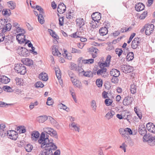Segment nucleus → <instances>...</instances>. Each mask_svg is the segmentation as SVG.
Instances as JSON below:
<instances>
[{
    "instance_id": "obj_1",
    "label": "nucleus",
    "mask_w": 155,
    "mask_h": 155,
    "mask_svg": "<svg viewBox=\"0 0 155 155\" xmlns=\"http://www.w3.org/2000/svg\"><path fill=\"white\" fill-rule=\"evenodd\" d=\"M48 135H45L42 133L41 134L40 139L38 140V143L41 144V147L44 149L41 151L42 155H52V151L55 150L57 147L56 145L51 142L47 143L46 141L48 140Z\"/></svg>"
},
{
    "instance_id": "obj_2",
    "label": "nucleus",
    "mask_w": 155,
    "mask_h": 155,
    "mask_svg": "<svg viewBox=\"0 0 155 155\" xmlns=\"http://www.w3.org/2000/svg\"><path fill=\"white\" fill-rule=\"evenodd\" d=\"M119 132L123 138L124 139L127 138L128 139H130L129 135H132L133 133L131 129L127 127L125 129L120 128L119 130Z\"/></svg>"
},
{
    "instance_id": "obj_3",
    "label": "nucleus",
    "mask_w": 155,
    "mask_h": 155,
    "mask_svg": "<svg viewBox=\"0 0 155 155\" xmlns=\"http://www.w3.org/2000/svg\"><path fill=\"white\" fill-rule=\"evenodd\" d=\"M12 25L14 33L16 35L18 34L25 33V30L23 28L20 27V25L18 23L14 22Z\"/></svg>"
},
{
    "instance_id": "obj_4",
    "label": "nucleus",
    "mask_w": 155,
    "mask_h": 155,
    "mask_svg": "<svg viewBox=\"0 0 155 155\" xmlns=\"http://www.w3.org/2000/svg\"><path fill=\"white\" fill-rule=\"evenodd\" d=\"M14 69L16 72L21 74L24 75L26 73V68L21 64H16L15 65Z\"/></svg>"
},
{
    "instance_id": "obj_5",
    "label": "nucleus",
    "mask_w": 155,
    "mask_h": 155,
    "mask_svg": "<svg viewBox=\"0 0 155 155\" xmlns=\"http://www.w3.org/2000/svg\"><path fill=\"white\" fill-rule=\"evenodd\" d=\"M18 54L21 56L26 57L29 54V51L26 48L22 47H19L17 49Z\"/></svg>"
},
{
    "instance_id": "obj_6",
    "label": "nucleus",
    "mask_w": 155,
    "mask_h": 155,
    "mask_svg": "<svg viewBox=\"0 0 155 155\" xmlns=\"http://www.w3.org/2000/svg\"><path fill=\"white\" fill-rule=\"evenodd\" d=\"M154 26L153 24H147L145 26V33L148 35H151L153 32Z\"/></svg>"
},
{
    "instance_id": "obj_7",
    "label": "nucleus",
    "mask_w": 155,
    "mask_h": 155,
    "mask_svg": "<svg viewBox=\"0 0 155 155\" xmlns=\"http://www.w3.org/2000/svg\"><path fill=\"white\" fill-rule=\"evenodd\" d=\"M7 135L9 138L13 140H16L18 137L17 133L13 130L8 131Z\"/></svg>"
},
{
    "instance_id": "obj_8",
    "label": "nucleus",
    "mask_w": 155,
    "mask_h": 155,
    "mask_svg": "<svg viewBox=\"0 0 155 155\" xmlns=\"http://www.w3.org/2000/svg\"><path fill=\"white\" fill-rule=\"evenodd\" d=\"M121 70L125 73H130L133 71V68L129 65H122L120 66Z\"/></svg>"
},
{
    "instance_id": "obj_9",
    "label": "nucleus",
    "mask_w": 155,
    "mask_h": 155,
    "mask_svg": "<svg viewBox=\"0 0 155 155\" xmlns=\"http://www.w3.org/2000/svg\"><path fill=\"white\" fill-rule=\"evenodd\" d=\"M54 129L51 127H45L43 128V130L44 131V132H42L41 134L42 133H44L45 134V135H47L48 136V140L47 139L46 141L47 143H48L50 142H51L52 143H53L52 142L53 141V140H49V139H48V137H49V135L48 134H45V132L47 134H48L50 135L52 132V131Z\"/></svg>"
},
{
    "instance_id": "obj_10",
    "label": "nucleus",
    "mask_w": 155,
    "mask_h": 155,
    "mask_svg": "<svg viewBox=\"0 0 155 155\" xmlns=\"http://www.w3.org/2000/svg\"><path fill=\"white\" fill-rule=\"evenodd\" d=\"M87 50L88 52H91L92 56L94 58L97 56V53L99 52V50L93 47L88 48Z\"/></svg>"
},
{
    "instance_id": "obj_11",
    "label": "nucleus",
    "mask_w": 155,
    "mask_h": 155,
    "mask_svg": "<svg viewBox=\"0 0 155 155\" xmlns=\"http://www.w3.org/2000/svg\"><path fill=\"white\" fill-rule=\"evenodd\" d=\"M25 34H20L16 35V39L20 44L24 43L25 41Z\"/></svg>"
},
{
    "instance_id": "obj_12",
    "label": "nucleus",
    "mask_w": 155,
    "mask_h": 155,
    "mask_svg": "<svg viewBox=\"0 0 155 155\" xmlns=\"http://www.w3.org/2000/svg\"><path fill=\"white\" fill-rule=\"evenodd\" d=\"M31 136L32 140L35 142L38 139L40 136V134L38 131L34 130L31 132Z\"/></svg>"
},
{
    "instance_id": "obj_13",
    "label": "nucleus",
    "mask_w": 155,
    "mask_h": 155,
    "mask_svg": "<svg viewBox=\"0 0 155 155\" xmlns=\"http://www.w3.org/2000/svg\"><path fill=\"white\" fill-rule=\"evenodd\" d=\"M91 18L93 20L96 21L98 23L101 18V15L99 12H96L92 14Z\"/></svg>"
},
{
    "instance_id": "obj_14",
    "label": "nucleus",
    "mask_w": 155,
    "mask_h": 155,
    "mask_svg": "<svg viewBox=\"0 0 155 155\" xmlns=\"http://www.w3.org/2000/svg\"><path fill=\"white\" fill-rule=\"evenodd\" d=\"M140 42V40L138 38H135L132 42L131 47L134 49L136 48L139 46Z\"/></svg>"
},
{
    "instance_id": "obj_15",
    "label": "nucleus",
    "mask_w": 155,
    "mask_h": 155,
    "mask_svg": "<svg viewBox=\"0 0 155 155\" xmlns=\"http://www.w3.org/2000/svg\"><path fill=\"white\" fill-rule=\"evenodd\" d=\"M52 54L54 56L59 57L61 56V53L58 51L57 46L55 45L52 46Z\"/></svg>"
},
{
    "instance_id": "obj_16",
    "label": "nucleus",
    "mask_w": 155,
    "mask_h": 155,
    "mask_svg": "<svg viewBox=\"0 0 155 155\" xmlns=\"http://www.w3.org/2000/svg\"><path fill=\"white\" fill-rule=\"evenodd\" d=\"M55 70L56 73V75L59 80V82L61 84H62V81L61 79V73L60 70L59 68L58 67L55 68Z\"/></svg>"
},
{
    "instance_id": "obj_17",
    "label": "nucleus",
    "mask_w": 155,
    "mask_h": 155,
    "mask_svg": "<svg viewBox=\"0 0 155 155\" xmlns=\"http://www.w3.org/2000/svg\"><path fill=\"white\" fill-rule=\"evenodd\" d=\"M133 101V98L130 96H127L125 97L123 102L124 105L127 106L130 104Z\"/></svg>"
},
{
    "instance_id": "obj_18",
    "label": "nucleus",
    "mask_w": 155,
    "mask_h": 155,
    "mask_svg": "<svg viewBox=\"0 0 155 155\" xmlns=\"http://www.w3.org/2000/svg\"><path fill=\"white\" fill-rule=\"evenodd\" d=\"M146 127L150 132L155 133V125L153 123H148L146 125Z\"/></svg>"
},
{
    "instance_id": "obj_19",
    "label": "nucleus",
    "mask_w": 155,
    "mask_h": 155,
    "mask_svg": "<svg viewBox=\"0 0 155 155\" xmlns=\"http://www.w3.org/2000/svg\"><path fill=\"white\" fill-rule=\"evenodd\" d=\"M66 9V6L64 4L61 3L58 6L57 10L59 13L62 14L65 12Z\"/></svg>"
},
{
    "instance_id": "obj_20",
    "label": "nucleus",
    "mask_w": 155,
    "mask_h": 155,
    "mask_svg": "<svg viewBox=\"0 0 155 155\" xmlns=\"http://www.w3.org/2000/svg\"><path fill=\"white\" fill-rule=\"evenodd\" d=\"M79 72L80 73H81L85 77L92 78L93 76V73L91 71L84 72L83 69H81V70H80Z\"/></svg>"
},
{
    "instance_id": "obj_21",
    "label": "nucleus",
    "mask_w": 155,
    "mask_h": 155,
    "mask_svg": "<svg viewBox=\"0 0 155 155\" xmlns=\"http://www.w3.org/2000/svg\"><path fill=\"white\" fill-rule=\"evenodd\" d=\"M21 61L24 64L28 66H30L33 64V61L29 58H23L21 60Z\"/></svg>"
},
{
    "instance_id": "obj_22",
    "label": "nucleus",
    "mask_w": 155,
    "mask_h": 155,
    "mask_svg": "<svg viewBox=\"0 0 155 155\" xmlns=\"http://www.w3.org/2000/svg\"><path fill=\"white\" fill-rule=\"evenodd\" d=\"M139 132L141 135H143L146 134L147 130L144 124H142L139 126Z\"/></svg>"
},
{
    "instance_id": "obj_23",
    "label": "nucleus",
    "mask_w": 155,
    "mask_h": 155,
    "mask_svg": "<svg viewBox=\"0 0 155 155\" xmlns=\"http://www.w3.org/2000/svg\"><path fill=\"white\" fill-rule=\"evenodd\" d=\"M76 21L77 25L80 28L85 24V21L81 18H77Z\"/></svg>"
},
{
    "instance_id": "obj_24",
    "label": "nucleus",
    "mask_w": 155,
    "mask_h": 155,
    "mask_svg": "<svg viewBox=\"0 0 155 155\" xmlns=\"http://www.w3.org/2000/svg\"><path fill=\"white\" fill-rule=\"evenodd\" d=\"M145 6L142 3H139L135 5V6L136 11L140 12L142 11L144 9Z\"/></svg>"
},
{
    "instance_id": "obj_25",
    "label": "nucleus",
    "mask_w": 155,
    "mask_h": 155,
    "mask_svg": "<svg viewBox=\"0 0 155 155\" xmlns=\"http://www.w3.org/2000/svg\"><path fill=\"white\" fill-rule=\"evenodd\" d=\"M111 75L113 77H118L120 74V71L116 69H112L110 72Z\"/></svg>"
},
{
    "instance_id": "obj_26",
    "label": "nucleus",
    "mask_w": 155,
    "mask_h": 155,
    "mask_svg": "<svg viewBox=\"0 0 155 155\" xmlns=\"http://www.w3.org/2000/svg\"><path fill=\"white\" fill-rule=\"evenodd\" d=\"M71 82L75 87L79 89L82 88V86L81 82L79 81L78 80L77 78L74 80L73 81Z\"/></svg>"
},
{
    "instance_id": "obj_27",
    "label": "nucleus",
    "mask_w": 155,
    "mask_h": 155,
    "mask_svg": "<svg viewBox=\"0 0 155 155\" xmlns=\"http://www.w3.org/2000/svg\"><path fill=\"white\" fill-rule=\"evenodd\" d=\"M48 31L49 33L51 35L56 41L57 42V40L59 39L58 36L56 34L55 32L51 29H48Z\"/></svg>"
},
{
    "instance_id": "obj_28",
    "label": "nucleus",
    "mask_w": 155,
    "mask_h": 155,
    "mask_svg": "<svg viewBox=\"0 0 155 155\" xmlns=\"http://www.w3.org/2000/svg\"><path fill=\"white\" fill-rule=\"evenodd\" d=\"M115 114V112L111 110L106 114L105 117L108 120L111 118Z\"/></svg>"
},
{
    "instance_id": "obj_29",
    "label": "nucleus",
    "mask_w": 155,
    "mask_h": 155,
    "mask_svg": "<svg viewBox=\"0 0 155 155\" xmlns=\"http://www.w3.org/2000/svg\"><path fill=\"white\" fill-rule=\"evenodd\" d=\"M38 77L40 79L45 81H46L48 79L47 74L45 73H41Z\"/></svg>"
},
{
    "instance_id": "obj_30",
    "label": "nucleus",
    "mask_w": 155,
    "mask_h": 155,
    "mask_svg": "<svg viewBox=\"0 0 155 155\" xmlns=\"http://www.w3.org/2000/svg\"><path fill=\"white\" fill-rule=\"evenodd\" d=\"M8 7L11 9H14L16 7L15 3L12 1H10L7 2Z\"/></svg>"
},
{
    "instance_id": "obj_31",
    "label": "nucleus",
    "mask_w": 155,
    "mask_h": 155,
    "mask_svg": "<svg viewBox=\"0 0 155 155\" xmlns=\"http://www.w3.org/2000/svg\"><path fill=\"white\" fill-rule=\"evenodd\" d=\"M0 82L2 83L5 84L8 83L10 81V79L5 76L2 77L0 78Z\"/></svg>"
},
{
    "instance_id": "obj_32",
    "label": "nucleus",
    "mask_w": 155,
    "mask_h": 155,
    "mask_svg": "<svg viewBox=\"0 0 155 155\" xmlns=\"http://www.w3.org/2000/svg\"><path fill=\"white\" fill-rule=\"evenodd\" d=\"M62 55L63 57L68 60H71L72 59L71 54L70 53H68L67 50H64V53L62 54Z\"/></svg>"
},
{
    "instance_id": "obj_33",
    "label": "nucleus",
    "mask_w": 155,
    "mask_h": 155,
    "mask_svg": "<svg viewBox=\"0 0 155 155\" xmlns=\"http://www.w3.org/2000/svg\"><path fill=\"white\" fill-rule=\"evenodd\" d=\"M70 126L72 130L76 131L79 132V126L77 124L73 123L70 125Z\"/></svg>"
},
{
    "instance_id": "obj_34",
    "label": "nucleus",
    "mask_w": 155,
    "mask_h": 155,
    "mask_svg": "<svg viewBox=\"0 0 155 155\" xmlns=\"http://www.w3.org/2000/svg\"><path fill=\"white\" fill-rule=\"evenodd\" d=\"M99 32L101 35L103 36L107 34L108 30L106 27L102 28L99 30Z\"/></svg>"
},
{
    "instance_id": "obj_35",
    "label": "nucleus",
    "mask_w": 155,
    "mask_h": 155,
    "mask_svg": "<svg viewBox=\"0 0 155 155\" xmlns=\"http://www.w3.org/2000/svg\"><path fill=\"white\" fill-rule=\"evenodd\" d=\"M2 13L4 16H9L11 14V12L10 9H3Z\"/></svg>"
},
{
    "instance_id": "obj_36",
    "label": "nucleus",
    "mask_w": 155,
    "mask_h": 155,
    "mask_svg": "<svg viewBox=\"0 0 155 155\" xmlns=\"http://www.w3.org/2000/svg\"><path fill=\"white\" fill-rule=\"evenodd\" d=\"M47 117L45 116H41L37 118V120L39 123H43L47 120Z\"/></svg>"
},
{
    "instance_id": "obj_37",
    "label": "nucleus",
    "mask_w": 155,
    "mask_h": 155,
    "mask_svg": "<svg viewBox=\"0 0 155 155\" xmlns=\"http://www.w3.org/2000/svg\"><path fill=\"white\" fill-rule=\"evenodd\" d=\"M58 106L60 109H63L67 112H69L70 111L69 108L68 107L61 103H59L58 104Z\"/></svg>"
},
{
    "instance_id": "obj_38",
    "label": "nucleus",
    "mask_w": 155,
    "mask_h": 155,
    "mask_svg": "<svg viewBox=\"0 0 155 155\" xmlns=\"http://www.w3.org/2000/svg\"><path fill=\"white\" fill-rule=\"evenodd\" d=\"M94 62L93 59H88L83 60L82 61V64H93Z\"/></svg>"
},
{
    "instance_id": "obj_39",
    "label": "nucleus",
    "mask_w": 155,
    "mask_h": 155,
    "mask_svg": "<svg viewBox=\"0 0 155 155\" xmlns=\"http://www.w3.org/2000/svg\"><path fill=\"white\" fill-rule=\"evenodd\" d=\"M15 84L17 85H21L23 84V81L22 79L18 78H16L15 79Z\"/></svg>"
},
{
    "instance_id": "obj_40",
    "label": "nucleus",
    "mask_w": 155,
    "mask_h": 155,
    "mask_svg": "<svg viewBox=\"0 0 155 155\" xmlns=\"http://www.w3.org/2000/svg\"><path fill=\"white\" fill-rule=\"evenodd\" d=\"M134 54L133 52H130L127 56V61H132L134 58Z\"/></svg>"
},
{
    "instance_id": "obj_41",
    "label": "nucleus",
    "mask_w": 155,
    "mask_h": 155,
    "mask_svg": "<svg viewBox=\"0 0 155 155\" xmlns=\"http://www.w3.org/2000/svg\"><path fill=\"white\" fill-rule=\"evenodd\" d=\"M130 91L132 94H134L137 92V87L134 83L132 84L130 86Z\"/></svg>"
},
{
    "instance_id": "obj_42",
    "label": "nucleus",
    "mask_w": 155,
    "mask_h": 155,
    "mask_svg": "<svg viewBox=\"0 0 155 155\" xmlns=\"http://www.w3.org/2000/svg\"><path fill=\"white\" fill-rule=\"evenodd\" d=\"M43 14H39L38 16V21L41 24H43L45 22L44 18L43 17Z\"/></svg>"
},
{
    "instance_id": "obj_43",
    "label": "nucleus",
    "mask_w": 155,
    "mask_h": 155,
    "mask_svg": "<svg viewBox=\"0 0 155 155\" xmlns=\"http://www.w3.org/2000/svg\"><path fill=\"white\" fill-rule=\"evenodd\" d=\"M5 28L3 29L2 30V31L3 32H5V31H9L10 30L12 27V25L10 23H8L6 24V23H5Z\"/></svg>"
},
{
    "instance_id": "obj_44",
    "label": "nucleus",
    "mask_w": 155,
    "mask_h": 155,
    "mask_svg": "<svg viewBox=\"0 0 155 155\" xmlns=\"http://www.w3.org/2000/svg\"><path fill=\"white\" fill-rule=\"evenodd\" d=\"M68 74L71 81H73L74 80L76 79L75 75L72 71H68Z\"/></svg>"
},
{
    "instance_id": "obj_45",
    "label": "nucleus",
    "mask_w": 155,
    "mask_h": 155,
    "mask_svg": "<svg viewBox=\"0 0 155 155\" xmlns=\"http://www.w3.org/2000/svg\"><path fill=\"white\" fill-rule=\"evenodd\" d=\"M121 114L123 116V118L125 119H127L130 116L129 115V113L126 111H123L122 112Z\"/></svg>"
},
{
    "instance_id": "obj_46",
    "label": "nucleus",
    "mask_w": 155,
    "mask_h": 155,
    "mask_svg": "<svg viewBox=\"0 0 155 155\" xmlns=\"http://www.w3.org/2000/svg\"><path fill=\"white\" fill-rule=\"evenodd\" d=\"M6 23V22L5 19H0V29L4 28Z\"/></svg>"
},
{
    "instance_id": "obj_47",
    "label": "nucleus",
    "mask_w": 155,
    "mask_h": 155,
    "mask_svg": "<svg viewBox=\"0 0 155 155\" xmlns=\"http://www.w3.org/2000/svg\"><path fill=\"white\" fill-rule=\"evenodd\" d=\"M96 83V85L98 87H100L102 86L103 84V81L101 79H97Z\"/></svg>"
},
{
    "instance_id": "obj_48",
    "label": "nucleus",
    "mask_w": 155,
    "mask_h": 155,
    "mask_svg": "<svg viewBox=\"0 0 155 155\" xmlns=\"http://www.w3.org/2000/svg\"><path fill=\"white\" fill-rule=\"evenodd\" d=\"M127 147V145L124 142L121 144V145L119 147L122 150H123L124 152H125L126 151Z\"/></svg>"
},
{
    "instance_id": "obj_49",
    "label": "nucleus",
    "mask_w": 155,
    "mask_h": 155,
    "mask_svg": "<svg viewBox=\"0 0 155 155\" xmlns=\"http://www.w3.org/2000/svg\"><path fill=\"white\" fill-rule=\"evenodd\" d=\"M3 89L4 91L9 92H12L13 91L11 87L7 86H4Z\"/></svg>"
},
{
    "instance_id": "obj_50",
    "label": "nucleus",
    "mask_w": 155,
    "mask_h": 155,
    "mask_svg": "<svg viewBox=\"0 0 155 155\" xmlns=\"http://www.w3.org/2000/svg\"><path fill=\"white\" fill-rule=\"evenodd\" d=\"M32 146L30 144H27L25 147L26 150L28 152H31L33 149Z\"/></svg>"
},
{
    "instance_id": "obj_51",
    "label": "nucleus",
    "mask_w": 155,
    "mask_h": 155,
    "mask_svg": "<svg viewBox=\"0 0 155 155\" xmlns=\"http://www.w3.org/2000/svg\"><path fill=\"white\" fill-rule=\"evenodd\" d=\"M106 70V68H102L101 69H99L97 71V74L98 75H101L103 73L105 72Z\"/></svg>"
},
{
    "instance_id": "obj_52",
    "label": "nucleus",
    "mask_w": 155,
    "mask_h": 155,
    "mask_svg": "<svg viewBox=\"0 0 155 155\" xmlns=\"http://www.w3.org/2000/svg\"><path fill=\"white\" fill-rule=\"evenodd\" d=\"M99 64V66L101 68H104V67H108L110 65L106 62L104 63H101L100 64Z\"/></svg>"
},
{
    "instance_id": "obj_53",
    "label": "nucleus",
    "mask_w": 155,
    "mask_h": 155,
    "mask_svg": "<svg viewBox=\"0 0 155 155\" xmlns=\"http://www.w3.org/2000/svg\"><path fill=\"white\" fill-rule=\"evenodd\" d=\"M54 101L50 97L48 98L47 101L46 102L47 104L49 106H51L53 104Z\"/></svg>"
},
{
    "instance_id": "obj_54",
    "label": "nucleus",
    "mask_w": 155,
    "mask_h": 155,
    "mask_svg": "<svg viewBox=\"0 0 155 155\" xmlns=\"http://www.w3.org/2000/svg\"><path fill=\"white\" fill-rule=\"evenodd\" d=\"M35 86L36 88L42 87L44 86V84L41 81H38L35 84Z\"/></svg>"
},
{
    "instance_id": "obj_55",
    "label": "nucleus",
    "mask_w": 155,
    "mask_h": 155,
    "mask_svg": "<svg viewBox=\"0 0 155 155\" xmlns=\"http://www.w3.org/2000/svg\"><path fill=\"white\" fill-rule=\"evenodd\" d=\"M91 106L93 110L95 111L96 109L97 106L96 102L94 100H92L91 102Z\"/></svg>"
},
{
    "instance_id": "obj_56",
    "label": "nucleus",
    "mask_w": 155,
    "mask_h": 155,
    "mask_svg": "<svg viewBox=\"0 0 155 155\" xmlns=\"http://www.w3.org/2000/svg\"><path fill=\"white\" fill-rule=\"evenodd\" d=\"M104 102L106 105L109 106L112 104L113 101L110 99H106L105 100Z\"/></svg>"
},
{
    "instance_id": "obj_57",
    "label": "nucleus",
    "mask_w": 155,
    "mask_h": 155,
    "mask_svg": "<svg viewBox=\"0 0 155 155\" xmlns=\"http://www.w3.org/2000/svg\"><path fill=\"white\" fill-rule=\"evenodd\" d=\"M49 119L51 124L55 126L58 125V124L57 122L52 117H49Z\"/></svg>"
},
{
    "instance_id": "obj_58",
    "label": "nucleus",
    "mask_w": 155,
    "mask_h": 155,
    "mask_svg": "<svg viewBox=\"0 0 155 155\" xmlns=\"http://www.w3.org/2000/svg\"><path fill=\"white\" fill-rule=\"evenodd\" d=\"M132 28L131 27H130L128 28L123 27L120 29V31L122 33L128 31L130 30Z\"/></svg>"
},
{
    "instance_id": "obj_59",
    "label": "nucleus",
    "mask_w": 155,
    "mask_h": 155,
    "mask_svg": "<svg viewBox=\"0 0 155 155\" xmlns=\"http://www.w3.org/2000/svg\"><path fill=\"white\" fill-rule=\"evenodd\" d=\"M50 135L51 137L55 138L58 137L57 133L56 131L54 129Z\"/></svg>"
},
{
    "instance_id": "obj_60",
    "label": "nucleus",
    "mask_w": 155,
    "mask_h": 155,
    "mask_svg": "<svg viewBox=\"0 0 155 155\" xmlns=\"http://www.w3.org/2000/svg\"><path fill=\"white\" fill-rule=\"evenodd\" d=\"M122 50L119 48H117L115 50L116 53L118 55L119 57H120L122 54Z\"/></svg>"
},
{
    "instance_id": "obj_61",
    "label": "nucleus",
    "mask_w": 155,
    "mask_h": 155,
    "mask_svg": "<svg viewBox=\"0 0 155 155\" xmlns=\"http://www.w3.org/2000/svg\"><path fill=\"white\" fill-rule=\"evenodd\" d=\"M96 22L97 21H94V20H93L91 23V26L94 28H97L98 26V25H97Z\"/></svg>"
},
{
    "instance_id": "obj_62",
    "label": "nucleus",
    "mask_w": 155,
    "mask_h": 155,
    "mask_svg": "<svg viewBox=\"0 0 155 155\" xmlns=\"http://www.w3.org/2000/svg\"><path fill=\"white\" fill-rule=\"evenodd\" d=\"M36 8L39 12L40 13L39 14H44L43 10L41 7L38 5H36Z\"/></svg>"
},
{
    "instance_id": "obj_63",
    "label": "nucleus",
    "mask_w": 155,
    "mask_h": 155,
    "mask_svg": "<svg viewBox=\"0 0 155 155\" xmlns=\"http://www.w3.org/2000/svg\"><path fill=\"white\" fill-rule=\"evenodd\" d=\"M118 77H113L111 79V82L114 83H117L119 81V80L117 78Z\"/></svg>"
},
{
    "instance_id": "obj_64",
    "label": "nucleus",
    "mask_w": 155,
    "mask_h": 155,
    "mask_svg": "<svg viewBox=\"0 0 155 155\" xmlns=\"http://www.w3.org/2000/svg\"><path fill=\"white\" fill-rule=\"evenodd\" d=\"M71 12H69L67 13L66 15V17L68 19H71L73 17V15L72 13Z\"/></svg>"
}]
</instances>
